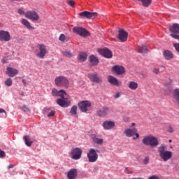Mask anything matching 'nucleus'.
Wrapping results in <instances>:
<instances>
[{"mask_svg":"<svg viewBox=\"0 0 179 179\" xmlns=\"http://www.w3.org/2000/svg\"><path fill=\"white\" fill-rule=\"evenodd\" d=\"M158 153L163 162H167L171 159L173 156L172 152L167 150V147L164 143H162L161 146L158 147Z\"/></svg>","mask_w":179,"mask_h":179,"instance_id":"obj_1","label":"nucleus"},{"mask_svg":"<svg viewBox=\"0 0 179 179\" xmlns=\"http://www.w3.org/2000/svg\"><path fill=\"white\" fill-rule=\"evenodd\" d=\"M142 142L145 145L150 146L151 148H156L159 145V139L153 135L144 136Z\"/></svg>","mask_w":179,"mask_h":179,"instance_id":"obj_2","label":"nucleus"},{"mask_svg":"<svg viewBox=\"0 0 179 179\" xmlns=\"http://www.w3.org/2000/svg\"><path fill=\"white\" fill-rule=\"evenodd\" d=\"M55 85L57 87L68 89L69 87V80L65 76H58L55 79Z\"/></svg>","mask_w":179,"mask_h":179,"instance_id":"obj_3","label":"nucleus"},{"mask_svg":"<svg viewBox=\"0 0 179 179\" xmlns=\"http://www.w3.org/2000/svg\"><path fill=\"white\" fill-rule=\"evenodd\" d=\"M37 48L35 51V55H36L37 58H40L41 59H44L47 54H48V50H47V46L44 44H38Z\"/></svg>","mask_w":179,"mask_h":179,"instance_id":"obj_4","label":"nucleus"},{"mask_svg":"<svg viewBox=\"0 0 179 179\" xmlns=\"http://www.w3.org/2000/svg\"><path fill=\"white\" fill-rule=\"evenodd\" d=\"M87 157L89 163H96L99 159V154H97L94 148H91L87 154Z\"/></svg>","mask_w":179,"mask_h":179,"instance_id":"obj_5","label":"nucleus"},{"mask_svg":"<svg viewBox=\"0 0 179 179\" xmlns=\"http://www.w3.org/2000/svg\"><path fill=\"white\" fill-rule=\"evenodd\" d=\"M79 110L82 113H87L90 111V108L92 107V102L89 101H82L78 104Z\"/></svg>","mask_w":179,"mask_h":179,"instance_id":"obj_6","label":"nucleus"},{"mask_svg":"<svg viewBox=\"0 0 179 179\" xmlns=\"http://www.w3.org/2000/svg\"><path fill=\"white\" fill-rule=\"evenodd\" d=\"M80 19H96L99 14L95 12L83 11L78 14Z\"/></svg>","mask_w":179,"mask_h":179,"instance_id":"obj_7","label":"nucleus"},{"mask_svg":"<svg viewBox=\"0 0 179 179\" xmlns=\"http://www.w3.org/2000/svg\"><path fill=\"white\" fill-rule=\"evenodd\" d=\"M25 17L29 20H32V22H37L40 20V16L38 15V13L34 10H28L26 12Z\"/></svg>","mask_w":179,"mask_h":179,"instance_id":"obj_8","label":"nucleus"},{"mask_svg":"<svg viewBox=\"0 0 179 179\" xmlns=\"http://www.w3.org/2000/svg\"><path fill=\"white\" fill-rule=\"evenodd\" d=\"M73 31L81 37H87L88 36H90V32H89L87 30H86V29L83 27H75L73 29Z\"/></svg>","mask_w":179,"mask_h":179,"instance_id":"obj_9","label":"nucleus"},{"mask_svg":"<svg viewBox=\"0 0 179 179\" xmlns=\"http://www.w3.org/2000/svg\"><path fill=\"white\" fill-rule=\"evenodd\" d=\"M83 152V151H82V149H80L79 148H73L71 152V157L73 160H79V159H80V157H82Z\"/></svg>","mask_w":179,"mask_h":179,"instance_id":"obj_10","label":"nucleus"},{"mask_svg":"<svg viewBox=\"0 0 179 179\" xmlns=\"http://www.w3.org/2000/svg\"><path fill=\"white\" fill-rule=\"evenodd\" d=\"M88 78L94 83H103V78L100 77L97 73H92L88 74Z\"/></svg>","mask_w":179,"mask_h":179,"instance_id":"obj_11","label":"nucleus"},{"mask_svg":"<svg viewBox=\"0 0 179 179\" xmlns=\"http://www.w3.org/2000/svg\"><path fill=\"white\" fill-rule=\"evenodd\" d=\"M57 103L60 106V107H69V106H71V101L68 99V95H66L62 99H57Z\"/></svg>","mask_w":179,"mask_h":179,"instance_id":"obj_12","label":"nucleus"},{"mask_svg":"<svg viewBox=\"0 0 179 179\" xmlns=\"http://www.w3.org/2000/svg\"><path fill=\"white\" fill-rule=\"evenodd\" d=\"M98 52L104 58H113V52L107 48L99 49Z\"/></svg>","mask_w":179,"mask_h":179,"instance_id":"obj_13","label":"nucleus"},{"mask_svg":"<svg viewBox=\"0 0 179 179\" xmlns=\"http://www.w3.org/2000/svg\"><path fill=\"white\" fill-rule=\"evenodd\" d=\"M0 41H10V33L8 31H0Z\"/></svg>","mask_w":179,"mask_h":179,"instance_id":"obj_14","label":"nucleus"},{"mask_svg":"<svg viewBox=\"0 0 179 179\" xmlns=\"http://www.w3.org/2000/svg\"><path fill=\"white\" fill-rule=\"evenodd\" d=\"M117 38L121 43H125L128 40V33L124 29H119V34Z\"/></svg>","mask_w":179,"mask_h":179,"instance_id":"obj_15","label":"nucleus"},{"mask_svg":"<svg viewBox=\"0 0 179 179\" xmlns=\"http://www.w3.org/2000/svg\"><path fill=\"white\" fill-rule=\"evenodd\" d=\"M52 96H59L61 99H64V97H66L67 94L64 90H61L58 91L57 89L54 88L52 90Z\"/></svg>","mask_w":179,"mask_h":179,"instance_id":"obj_16","label":"nucleus"},{"mask_svg":"<svg viewBox=\"0 0 179 179\" xmlns=\"http://www.w3.org/2000/svg\"><path fill=\"white\" fill-rule=\"evenodd\" d=\"M112 71L115 72L117 75H123V73L125 72V68H124L122 66L115 65L112 67Z\"/></svg>","mask_w":179,"mask_h":179,"instance_id":"obj_17","label":"nucleus"},{"mask_svg":"<svg viewBox=\"0 0 179 179\" xmlns=\"http://www.w3.org/2000/svg\"><path fill=\"white\" fill-rule=\"evenodd\" d=\"M6 75H8L10 78H15L17 73H19V71L16 69H13L12 67H7V70L6 71Z\"/></svg>","mask_w":179,"mask_h":179,"instance_id":"obj_18","label":"nucleus"},{"mask_svg":"<svg viewBox=\"0 0 179 179\" xmlns=\"http://www.w3.org/2000/svg\"><path fill=\"white\" fill-rule=\"evenodd\" d=\"M109 112L110 108L105 106L97 110L96 114L99 117H106Z\"/></svg>","mask_w":179,"mask_h":179,"instance_id":"obj_19","label":"nucleus"},{"mask_svg":"<svg viewBox=\"0 0 179 179\" xmlns=\"http://www.w3.org/2000/svg\"><path fill=\"white\" fill-rule=\"evenodd\" d=\"M68 179H76L78 177V169H72L67 173Z\"/></svg>","mask_w":179,"mask_h":179,"instance_id":"obj_20","label":"nucleus"},{"mask_svg":"<svg viewBox=\"0 0 179 179\" xmlns=\"http://www.w3.org/2000/svg\"><path fill=\"white\" fill-rule=\"evenodd\" d=\"M103 127L104 129H113L115 127V123L113 121H105L103 123Z\"/></svg>","mask_w":179,"mask_h":179,"instance_id":"obj_21","label":"nucleus"},{"mask_svg":"<svg viewBox=\"0 0 179 179\" xmlns=\"http://www.w3.org/2000/svg\"><path fill=\"white\" fill-rule=\"evenodd\" d=\"M169 31L172 34H179V24L175 23L172 26L169 27Z\"/></svg>","mask_w":179,"mask_h":179,"instance_id":"obj_22","label":"nucleus"},{"mask_svg":"<svg viewBox=\"0 0 179 179\" xmlns=\"http://www.w3.org/2000/svg\"><path fill=\"white\" fill-rule=\"evenodd\" d=\"M21 23L22 24H23V26L27 27L28 30H34V27L31 26V24L30 23V22H29V20L23 18L21 20Z\"/></svg>","mask_w":179,"mask_h":179,"instance_id":"obj_23","label":"nucleus"},{"mask_svg":"<svg viewBox=\"0 0 179 179\" xmlns=\"http://www.w3.org/2000/svg\"><path fill=\"white\" fill-rule=\"evenodd\" d=\"M89 61L92 65L96 66V65H99V58L94 55H91L89 57Z\"/></svg>","mask_w":179,"mask_h":179,"instance_id":"obj_24","label":"nucleus"},{"mask_svg":"<svg viewBox=\"0 0 179 179\" xmlns=\"http://www.w3.org/2000/svg\"><path fill=\"white\" fill-rule=\"evenodd\" d=\"M108 82L110 83V85H113V86H117L118 85V80L112 76L108 77Z\"/></svg>","mask_w":179,"mask_h":179,"instance_id":"obj_25","label":"nucleus"},{"mask_svg":"<svg viewBox=\"0 0 179 179\" xmlns=\"http://www.w3.org/2000/svg\"><path fill=\"white\" fill-rule=\"evenodd\" d=\"M124 134L127 138H131V136H134L135 135V129H126L124 131Z\"/></svg>","mask_w":179,"mask_h":179,"instance_id":"obj_26","label":"nucleus"},{"mask_svg":"<svg viewBox=\"0 0 179 179\" xmlns=\"http://www.w3.org/2000/svg\"><path fill=\"white\" fill-rule=\"evenodd\" d=\"M163 56L166 60H171L173 58V54L169 50H164L163 52Z\"/></svg>","mask_w":179,"mask_h":179,"instance_id":"obj_27","label":"nucleus"},{"mask_svg":"<svg viewBox=\"0 0 179 179\" xmlns=\"http://www.w3.org/2000/svg\"><path fill=\"white\" fill-rule=\"evenodd\" d=\"M169 84L165 83V86L166 87V88H168L166 90H165V92H164V94L166 96L169 95L172 90L171 85V84L172 83V80L169 79Z\"/></svg>","mask_w":179,"mask_h":179,"instance_id":"obj_28","label":"nucleus"},{"mask_svg":"<svg viewBox=\"0 0 179 179\" xmlns=\"http://www.w3.org/2000/svg\"><path fill=\"white\" fill-rule=\"evenodd\" d=\"M78 61L80 62H85L87 59V54L85 52H80L78 57Z\"/></svg>","mask_w":179,"mask_h":179,"instance_id":"obj_29","label":"nucleus"},{"mask_svg":"<svg viewBox=\"0 0 179 179\" xmlns=\"http://www.w3.org/2000/svg\"><path fill=\"white\" fill-rule=\"evenodd\" d=\"M23 139L27 146H31L33 145V141H31V138L29 136H24Z\"/></svg>","mask_w":179,"mask_h":179,"instance_id":"obj_30","label":"nucleus"},{"mask_svg":"<svg viewBox=\"0 0 179 179\" xmlns=\"http://www.w3.org/2000/svg\"><path fill=\"white\" fill-rule=\"evenodd\" d=\"M148 52H149V49H148V47L145 45L140 46L138 50V52L141 54H146Z\"/></svg>","mask_w":179,"mask_h":179,"instance_id":"obj_31","label":"nucleus"},{"mask_svg":"<svg viewBox=\"0 0 179 179\" xmlns=\"http://www.w3.org/2000/svg\"><path fill=\"white\" fill-rule=\"evenodd\" d=\"M173 99L178 104H179V89H176L173 92Z\"/></svg>","mask_w":179,"mask_h":179,"instance_id":"obj_32","label":"nucleus"},{"mask_svg":"<svg viewBox=\"0 0 179 179\" xmlns=\"http://www.w3.org/2000/svg\"><path fill=\"white\" fill-rule=\"evenodd\" d=\"M138 1H141L143 6L148 8L152 3V0H138Z\"/></svg>","mask_w":179,"mask_h":179,"instance_id":"obj_33","label":"nucleus"},{"mask_svg":"<svg viewBox=\"0 0 179 179\" xmlns=\"http://www.w3.org/2000/svg\"><path fill=\"white\" fill-rule=\"evenodd\" d=\"M71 115H76L78 114V106H73L70 110Z\"/></svg>","mask_w":179,"mask_h":179,"instance_id":"obj_34","label":"nucleus"},{"mask_svg":"<svg viewBox=\"0 0 179 179\" xmlns=\"http://www.w3.org/2000/svg\"><path fill=\"white\" fill-rule=\"evenodd\" d=\"M93 142L96 145H103V142H104V141L102 138H94Z\"/></svg>","mask_w":179,"mask_h":179,"instance_id":"obj_35","label":"nucleus"},{"mask_svg":"<svg viewBox=\"0 0 179 179\" xmlns=\"http://www.w3.org/2000/svg\"><path fill=\"white\" fill-rule=\"evenodd\" d=\"M62 54L64 57H66L67 58H72V53L70 51L62 52Z\"/></svg>","mask_w":179,"mask_h":179,"instance_id":"obj_36","label":"nucleus"},{"mask_svg":"<svg viewBox=\"0 0 179 179\" xmlns=\"http://www.w3.org/2000/svg\"><path fill=\"white\" fill-rule=\"evenodd\" d=\"M12 78H7L5 81V85H7L8 87L12 86Z\"/></svg>","mask_w":179,"mask_h":179,"instance_id":"obj_37","label":"nucleus"},{"mask_svg":"<svg viewBox=\"0 0 179 179\" xmlns=\"http://www.w3.org/2000/svg\"><path fill=\"white\" fill-rule=\"evenodd\" d=\"M59 40V41H68L66 36L64 34H60Z\"/></svg>","mask_w":179,"mask_h":179,"instance_id":"obj_38","label":"nucleus"},{"mask_svg":"<svg viewBox=\"0 0 179 179\" xmlns=\"http://www.w3.org/2000/svg\"><path fill=\"white\" fill-rule=\"evenodd\" d=\"M152 73H154L155 75H160V69L158 68H154L152 70Z\"/></svg>","mask_w":179,"mask_h":179,"instance_id":"obj_39","label":"nucleus"},{"mask_svg":"<svg viewBox=\"0 0 179 179\" xmlns=\"http://www.w3.org/2000/svg\"><path fill=\"white\" fill-rule=\"evenodd\" d=\"M129 89H131L132 90H135V82H130L129 85Z\"/></svg>","mask_w":179,"mask_h":179,"instance_id":"obj_40","label":"nucleus"},{"mask_svg":"<svg viewBox=\"0 0 179 179\" xmlns=\"http://www.w3.org/2000/svg\"><path fill=\"white\" fill-rule=\"evenodd\" d=\"M67 3L69 5V6H71V8H73L75 6V1L73 0H69Z\"/></svg>","mask_w":179,"mask_h":179,"instance_id":"obj_41","label":"nucleus"},{"mask_svg":"<svg viewBox=\"0 0 179 179\" xmlns=\"http://www.w3.org/2000/svg\"><path fill=\"white\" fill-rule=\"evenodd\" d=\"M17 13L19 15H24V16H26V13L24 12V10H23V8H20L17 10Z\"/></svg>","mask_w":179,"mask_h":179,"instance_id":"obj_42","label":"nucleus"},{"mask_svg":"<svg viewBox=\"0 0 179 179\" xmlns=\"http://www.w3.org/2000/svg\"><path fill=\"white\" fill-rule=\"evenodd\" d=\"M150 159H149V156H146L144 159H143V164L145 165H148L149 163Z\"/></svg>","mask_w":179,"mask_h":179,"instance_id":"obj_43","label":"nucleus"},{"mask_svg":"<svg viewBox=\"0 0 179 179\" xmlns=\"http://www.w3.org/2000/svg\"><path fill=\"white\" fill-rule=\"evenodd\" d=\"M170 36L176 40L179 41V35H178V34H170Z\"/></svg>","mask_w":179,"mask_h":179,"instance_id":"obj_44","label":"nucleus"},{"mask_svg":"<svg viewBox=\"0 0 179 179\" xmlns=\"http://www.w3.org/2000/svg\"><path fill=\"white\" fill-rule=\"evenodd\" d=\"M173 45L175 48L176 50L179 53V43H173Z\"/></svg>","mask_w":179,"mask_h":179,"instance_id":"obj_45","label":"nucleus"},{"mask_svg":"<svg viewBox=\"0 0 179 179\" xmlns=\"http://www.w3.org/2000/svg\"><path fill=\"white\" fill-rule=\"evenodd\" d=\"M2 114L4 115V117H6V111L5 110L0 108V117H2Z\"/></svg>","mask_w":179,"mask_h":179,"instance_id":"obj_46","label":"nucleus"},{"mask_svg":"<svg viewBox=\"0 0 179 179\" xmlns=\"http://www.w3.org/2000/svg\"><path fill=\"white\" fill-rule=\"evenodd\" d=\"M168 132L169 133H173L174 132V129L173 128V127H171V125H169L168 127Z\"/></svg>","mask_w":179,"mask_h":179,"instance_id":"obj_47","label":"nucleus"},{"mask_svg":"<svg viewBox=\"0 0 179 179\" xmlns=\"http://www.w3.org/2000/svg\"><path fill=\"white\" fill-rule=\"evenodd\" d=\"M55 115V111L52 110L50 113L48 114V117H54Z\"/></svg>","mask_w":179,"mask_h":179,"instance_id":"obj_48","label":"nucleus"},{"mask_svg":"<svg viewBox=\"0 0 179 179\" xmlns=\"http://www.w3.org/2000/svg\"><path fill=\"white\" fill-rule=\"evenodd\" d=\"M148 179H159V176H157V175H152L148 178Z\"/></svg>","mask_w":179,"mask_h":179,"instance_id":"obj_49","label":"nucleus"},{"mask_svg":"<svg viewBox=\"0 0 179 179\" xmlns=\"http://www.w3.org/2000/svg\"><path fill=\"white\" fill-rule=\"evenodd\" d=\"M5 156H6V154L3 151L0 150V157H5Z\"/></svg>","mask_w":179,"mask_h":179,"instance_id":"obj_50","label":"nucleus"},{"mask_svg":"<svg viewBox=\"0 0 179 179\" xmlns=\"http://www.w3.org/2000/svg\"><path fill=\"white\" fill-rule=\"evenodd\" d=\"M121 94H120V93H116L115 95H113V97L115 99H119V97H120Z\"/></svg>","mask_w":179,"mask_h":179,"instance_id":"obj_51","label":"nucleus"},{"mask_svg":"<svg viewBox=\"0 0 179 179\" xmlns=\"http://www.w3.org/2000/svg\"><path fill=\"white\" fill-rule=\"evenodd\" d=\"M124 173H126V174H131L132 171H130L129 169H128V168H126Z\"/></svg>","mask_w":179,"mask_h":179,"instance_id":"obj_52","label":"nucleus"},{"mask_svg":"<svg viewBox=\"0 0 179 179\" xmlns=\"http://www.w3.org/2000/svg\"><path fill=\"white\" fill-rule=\"evenodd\" d=\"M15 167V165L13 164H10L8 166V169H13Z\"/></svg>","mask_w":179,"mask_h":179,"instance_id":"obj_53","label":"nucleus"},{"mask_svg":"<svg viewBox=\"0 0 179 179\" xmlns=\"http://www.w3.org/2000/svg\"><path fill=\"white\" fill-rule=\"evenodd\" d=\"M22 82L24 86H26V85H27L26 80L23 79V80H22Z\"/></svg>","mask_w":179,"mask_h":179,"instance_id":"obj_54","label":"nucleus"},{"mask_svg":"<svg viewBox=\"0 0 179 179\" xmlns=\"http://www.w3.org/2000/svg\"><path fill=\"white\" fill-rule=\"evenodd\" d=\"M135 136L136 138H138L139 137V134L138 133H135Z\"/></svg>","mask_w":179,"mask_h":179,"instance_id":"obj_55","label":"nucleus"},{"mask_svg":"<svg viewBox=\"0 0 179 179\" xmlns=\"http://www.w3.org/2000/svg\"><path fill=\"white\" fill-rule=\"evenodd\" d=\"M138 88V83H135V89Z\"/></svg>","mask_w":179,"mask_h":179,"instance_id":"obj_56","label":"nucleus"},{"mask_svg":"<svg viewBox=\"0 0 179 179\" xmlns=\"http://www.w3.org/2000/svg\"><path fill=\"white\" fill-rule=\"evenodd\" d=\"M22 96H24V92H21L20 94Z\"/></svg>","mask_w":179,"mask_h":179,"instance_id":"obj_57","label":"nucleus"},{"mask_svg":"<svg viewBox=\"0 0 179 179\" xmlns=\"http://www.w3.org/2000/svg\"><path fill=\"white\" fill-rule=\"evenodd\" d=\"M169 143H172V140H171V139H169Z\"/></svg>","mask_w":179,"mask_h":179,"instance_id":"obj_58","label":"nucleus"},{"mask_svg":"<svg viewBox=\"0 0 179 179\" xmlns=\"http://www.w3.org/2000/svg\"><path fill=\"white\" fill-rule=\"evenodd\" d=\"M136 179H143V178H137Z\"/></svg>","mask_w":179,"mask_h":179,"instance_id":"obj_59","label":"nucleus"},{"mask_svg":"<svg viewBox=\"0 0 179 179\" xmlns=\"http://www.w3.org/2000/svg\"><path fill=\"white\" fill-rule=\"evenodd\" d=\"M135 125V123H132V126Z\"/></svg>","mask_w":179,"mask_h":179,"instance_id":"obj_60","label":"nucleus"},{"mask_svg":"<svg viewBox=\"0 0 179 179\" xmlns=\"http://www.w3.org/2000/svg\"><path fill=\"white\" fill-rule=\"evenodd\" d=\"M124 121L127 122V119H124Z\"/></svg>","mask_w":179,"mask_h":179,"instance_id":"obj_61","label":"nucleus"},{"mask_svg":"<svg viewBox=\"0 0 179 179\" xmlns=\"http://www.w3.org/2000/svg\"><path fill=\"white\" fill-rule=\"evenodd\" d=\"M15 1H22V0H15Z\"/></svg>","mask_w":179,"mask_h":179,"instance_id":"obj_62","label":"nucleus"},{"mask_svg":"<svg viewBox=\"0 0 179 179\" xmlns=\"http://www.w3.org/2000/svg\"><path fill=\"white\" fill-rule=\"evenodd\" d=\"M170 148H172V146H170Z\"/></svg>","mask_w":179,"mask_h":179,"instance_id":"obj_63","label":"nucleus"}]
</instances>
